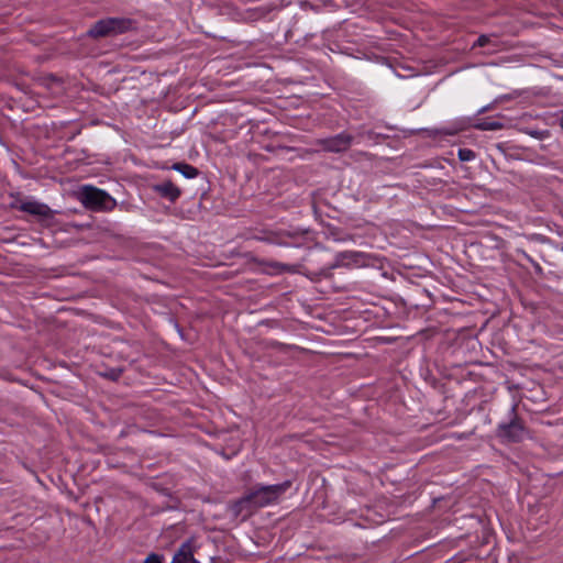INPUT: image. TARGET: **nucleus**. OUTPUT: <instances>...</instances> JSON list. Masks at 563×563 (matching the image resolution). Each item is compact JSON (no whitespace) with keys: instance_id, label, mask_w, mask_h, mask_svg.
<instances>
[{"instance_id":"f257e3e1","label":"nucleus","mask_w":563,"mask_h":563,"mask_svg":"<svg viewBox=\"0 0 563 563\" xmlns=\"http://www.w3.org/2000/svg\"><path fill=\"white\" fill-rule=\"evenodd\" d=\"M290 486L291 483L289 481L275 485L260 486L242 498L240 500V505H250L255 508H262L277 504Z\"/></svg>"},{"instance_id":"f03ea898","label":"nucleus","mask_w":563,"mask_h":563,"mask_svg":"<svg viewBox=\"0 0 563 563\" xmlns=\"http://www.w3.org/2000/svg\"><path fill=\"white\" fill-rule=\"evenodd\" d=\"M80 202L88 209L98 212L112 210L117 201L108 192L93 186H82L78 192Z\"/></svg>"},{"instance_id":"7ed1b4c3","label":"nucleus","mask_w":563,"mask_h":563,"mask_svg":"<svg viewBox=\"0 0 563 563\" xmlns=\"http://www.w3.org/2000/svg\"><path fill=\"white\" fill-rule=\"evenodd\" d=\"M120 29L121 22L119 20H101L89 30V34H91L92 36H106L118 32Z\"/></svg>"},{"instance_id":"20e7f679","label":"nucleus","mask_w":563,"mask_h":563,"mask_svg":"<svg viewBox=\"0 0 563 563\" xmlns=\"http://www.w3.org/2000/svg\"><path fill=\"white\" fill-rule=\"evenodd\" d=\"M352 142V137L347 134H338L333 137L322 141L323 148L330 152L346 151Z\"/></svg>"},{"instance_id":"39448f33","label":"nucleus","mask_w":563,"mask_h":563,"mask_svg":"<svg viewBox=\"0 0 563 563\" xmlns=\"http://www.w3.org/2000/svg\"><path fill=\"white\" fill-rule=\"evenodd\" d=\"M20 209L30 214L38 216L41 218H52L53 211L51 208L44 203H41L35 200H26L23 201L20 206Z\"/></svg>"},{"instance_id":"423d86ee","label":"nucleus","mask_w":563,"mask_h":563,"mask_svg":"<svg viewBox=\"0 0 563 563\" xmlns=\"http://www.w3.org/2000/svg\"><path fill=\"white\" fill-rule=\"evenodd\" d=\"M499 434L508 441H520L525 435V429L520 422L511 421L500 428Z\"/></svg>"},{"instance_id":"0eeeda50","label":"nucleus","mask_w":563,"mask_h":563,"mask_svg":"<svg viewBox=\"0 0 563 563\" xmlns=\"http://www.w3.org/2000/svg\"><path fill=\"white\" fill-rule=\"evenodd\" d=\"M172 563H199L194 558V549L191 542L187 541L180 545L175 553Z\"/></svg>"},{"instance_id":"6e6552de","label":"nucleus","mask_w":563,"mask_h":563,"mask_svg":"<svg viewBox=\"0 0 563 563\" xmlns=\"http://www.w3.org/2000/svg\"><path fill=\"white\" fill-rule=\"evenodd\" d=\"M360 258H361V254L357 252H353V251L343 252L335 256L334 266H336V267L353 266V265L357 266L361 263Z\"/></svg>"},{"instance_id":"1a4fd4ad","label":"nucleus","mask_w":563,"mask_h":563,"mask_svg":"<svg viewBox=\"0 0 563 563\" xmlns=\"http://www.w3.org/2000/svg\"><path fill=\"white\" fill-rule=\"evenodd\" d=\"M155 190L172 201L176 200L180 196V190L172 181H163L162 184L156 185Z\"/></svg>"},{"instance_id":"9d476101","label":"nucleus","mask_w":563,"mask_h":563,"mask_svg":"<svg viewBox=\"0 0 563 563\" xmlns=\"http://www.w3.org/2000/svg\"><path fill=\"white\" fill-rule=\"evenodd\" d=\"M173 168L183 174L188 179L195 178L198 175V170L188 164L178 163L175 164Z\"/></svg>"},{"instance_id":"9b49d317","label":"nucleus","mask_w":563,"mask_h":563,"mask_svg":"<svg viewBox=\"0 0 563 563\" xmlns=\"http://www.w3.org/2000/svg\"><path fill=\"white\" fill-rule=\"evenodd\" d=\"M479 126L482 130L495 131V130H500L503 128V123H500L499 121H495V120L494 121H485Z\"/></svg>"},{"instance_id":"f8f14e48","label":"nucleus","mask_w":563,"mask_h":563,"mask_svg":"<svg viewBox=\"0 0 563 563\" xmlns=\"http://www.w3.org/2000/svg\"><path fill=\"white\" fill-rule=\"evenodd\" d=\"M459 158L462 162H470V161H473L475 158V154H474V152L472 150L461 148V150H459Z\"/></svg>"},{"instance_id":"ddd939ff","label":"nucleus","mask_w":563,"mask_h":563,"mask_svg":"<svg viewBox=\"0 0 563 563\" xmlns=\"http://www.w3.org/2000/svg\"><path fill=\"white\" fill-rule=\"evenodd\" d=\"M144 563H163V558L153 553L145 559Z\"/></svg>"},{"instance_id":"4468645a","label":"nucleus","mask_w":563,"mask_h":563,"mask_svg":"<svg viewBox=\"0 0 563 563\" xmlns=\"http://www.w3.org/2000/svg\"><path fill=\"white\" fill-rule=\"evenodd\" d=\"M489 38L486 35H482L477 38V41L474 43V46H485L488 43Z\"/></svg>"},{"instance_id":"2eb2a0df","label":"nucleus","mask_w":563,"mask_h":563,"mask_svg":"<svg viewBox=\"0 0 563 563\" xmlns=\"http://www.w3.org/2000/svg\"><path fill=\"white\" fill-rule=\"evenodd\" d=\"M561 126L563 129V115H562V119H561Z\"/></svg>"}]
</instances>
